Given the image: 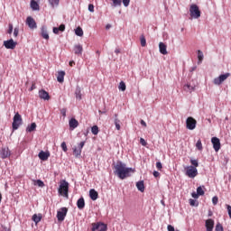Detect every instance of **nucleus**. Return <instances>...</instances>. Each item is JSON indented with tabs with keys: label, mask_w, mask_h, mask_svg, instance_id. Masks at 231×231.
<instances>
[{
	"label": "nucleus",
	"mask_w": 231,
	"mask_h": 231,
	"mask_svg": "<svg viewBox=\"0 0 231 231\" xmlns=\"http://www.w3.org/2000/svg\"><path fill=\"white\" fill-rule=\"evenodd\" d=\"M114 169V173L116 176L119 177L120 180H125V178H129V176H131V172H134L133 168H127L125 163L121 161L117 162Z\"/></svg>",
	"instance_id": "f257e3e1"
},
{
	"label": "nucleus",
	"mask_w": 231,
	"mask_h": 231,
	"mask_svg": "<svg viewBox=\"0 0 231 231\" xmlns=\"http://www.w3.org/2000/svg\"><path fill=\"white\" fill-rule=\"evenodd\" d=\"M58 192L60 196H64V198H69V194L68 192H69V183H68V181L63 180L60 184V188L58 189Z\"/></svg>",
	"instance_id": "f03ea898"
},
{
	"label": "nucleus",
	"mask_w": 231,
	"mask_h": 231,
	"mask_svg": "<svg viewBox=\"0 0 231 231\" xmlns=\"http://www.w3.org/2000/svg\"><path fill=\"white\" fill-rule=\"evenodd\" d=\"M189 15L192 19H199L201 17V11H199V7L196 5H191L189 7Z\"/></svg>",
	"instance_id": "7ed1b4c3"
},
{
	"label": "nucleus",
	"mask_w": 231,
	"mask_h": 231,
	"mask_svg": "<svg viewBox=\"0 0 231 231\" xmlns=\"http://www.w3.org/2000/svg\"><path fill=\"white\" fill-rule=\"evenodd\" d=\"M20 125H23V117L19 115V113H16L13 118V130L17 131Z\"/></svg>",
	"instance_id": "20e7f679"
},
{
	"label": "nucleus",
	"mask_w": 231,
	"mask_h": 231,
	"mask_svg": "<svg viewBox=\"0 0 231 231\" xmlns=\"http://www.w3.org/2000/svg\"><path fill=\"white\" fill-rule=\"evenodd\" d=\"M185 171V174L188 176V178L194 179L196 176H198V168L194 166H186Z\"/></svg>",
	"instance_id": "39448f33"
},
{
	"label": "nucleus",
	"mask_w": 231,
	"mask_h": 231,
	"mask_svg": "<svg viewBox=\"0 0 231 231\" xmlns=\"http://www.w3.org/2000/svg\"><path fill=\"white\" fill-rule=\"evenodd\" d=\"M228 77H230V73L228 72L222 74L219 77L214 79L213 84H215V86H221V84H223V82H225Z\"/></svg>",
	"instance_id": "423d86ee"
},
{
	"label": "nucleus",
	"mask_w": 231,
	"mask_h": 231,
	"mask_svg": "<svg viewBox=\"0 0 231 231\" xmlns=\"http://www.w3.org/2000/svg\"><path fill=\"white\" fill-rule=\"evenodd\" d=\"M198 124V122L196 121V119H194V117L189 116L186 119V127L187 129H189V131H194V129H196V125Z\"/></svg>",
	"instance_id": "0eeeda50"
},
{
	"label": "nucleus",
	"mask_w": 231,
	"mask_h": 231,
	"mask_svg": "<svg viewBox=\"0 0 231 231\" xmlns=\"http://www.w3.org/2000/svg\"><path fill=\"white\" fill-rule=\"evenodd\" d=\"M92 231H107V226L102 222L92 224Z\"/></svg>",
	"instance_id": "6e6552de"
},
{
	"label": "nucleus",
	"mask_w": 231,
	"mask_h": 231,
	"mask_svg": "<svg viewBox=\"0 0 231 231\" xmlns=\"http://www.w3.org/2000/svg\"><path fill=\"white\" fill-rule=\"evenodd\" d=\"M10 156H12V152L10 151V148L6 146L2 147L0 150V158H2V160H6V158H10Z\"/></svg>",
	"instance_id": "1a4fd4ad"
},
{
	"label": "nucleus",
	"mask_w": 231,
	"mask_h": 231,
	"mask_svg": "<svg viewBox=\"0 0 231 231\" xmlns=\"http://www.w3.org/2000/svg\"><path fill=\"white\" fill-rule=\"evenodd\" d=\"M84 145H86V141H82L79 143L78 148H73V152L76 158H79L82 154V149H84Z\"/></svg>",
	"instance_id": "9d476101"
},
{
	"label": "nucleus",
	"mask_w": 231,
	"mask_h": 231,
	"mask_svg": "<svg viewBox=\"0 0 231 231\" xmlns=\"http://www.w3.org/2000/svg\"><path fill=\"white\" fill-rule=\"evenodd\" d=\"M67 214H68V208H61L57 212V219H58V221H64V219H66Z\"/></svg>",
	"instance_id": "9b49d317"
},
{
	"label": "nucleus",
	"mask_w": 231,
	"mask_h": 231,
	"mask_svg": "<svg viewBox=\"0 0 231 231\" xmlns=\"http://www.w3.org/2000/svg\"><path fill=\"white\" fill-rule=\"evenodd\" d=\"M211 143L213 145V149L216 152H219V149H221V141L217 137L211 138Z\"/></svg>",
	"instance_id": "f8f14e48"
},
{
	"label": "nucleus",
	"mask_w": 231,
	"mask_h": 231,
	"mask_svg": "<svg viewBox=\"0 0 231 231\" xmlns=\"http://www.w3.org/2000/svg\"><path fill=\"white\" fill-rule=\"evenodd\" d=\"M4 46L6 50H15V46H17V42L14 41V39H10L4 42Z\"/></svg>",
	"instance_id": "ddd939ff"
},
{
	"label": "nucleus",
	"mask_w": 231,
	"mask_h": 231,
	"mask_svg": "<svg viewBox=\"0 0 231 231\" xmlns=\"http://www.w3.org/2000/svg\"><path fill=\"white\" fill-rule=\"evenodd\" d=\"M26 24L31 30H35L37 28V23L32 16L26 18Z\"/></svg>",
	"instance_id": "4468645a"
},
{
	"label": "nucleus",
	"mask_w": 231,
	"mask_h": 231,
	"mask_svg": "<svg viewBox=\"0 0 231 231\" xmlns=\"http://www.w3.org/2000/svg\"><path fill=\"white\" fill-rule=\"evenodd\" d=\"M214 225H215L214 219L212 218L207 219L205 223L206 231H214Z\"/></svg>",
	"instance_id": "2eb2a0df"
},
{
	"label": "nucleus",
	"mask_w": 231,
	"mask_h": 231,
	"mask_svg": "<svg viewBox=\"0 0 231 231\" xmlns=\"http://www.w3.org/2000/svg\"><path fill=\"white\" fill-rule=\"evenodd\" d=\"M39 97L42 100H50V94L44 89L39 91Z\"/></svg>",
	"instance_id": "dca6fc26"
},
{
	"label": "nucleus",
	"mask_w": 231,
	"mask_h": 231,
	"mask_svg": "<svg viewBox=\"0 0 231 231\" xmlns=\"http://www.w3.org/2000/svg\"><path fill=\"white\" fill-rule=\"evenodd\" d=\"M41 35L46 41H48V39H50V34H48V29L44 25L42 26V28H41Z\"/></svg>",
	"instance_id": "f3484780"
},
{
	"label": "nucleus",
	"mask_w": 231,
	"mask_h": 231,
	"mask_svg": "<svg viewBox=\"0 0 231 231\" xmlns=\"http://www.w3.org/2000/svg\"><path fill=\"white\" fill-rule=\"evenodd\" d=\"M38 156H39L40 160H42V162H46V160H48V158H50V152L42 151L39 152Z\"/></svg>",
	"instance_id": "a211bd4d"
},
{
	"label": "nucleus",
	"mask_w": 231,
	"mask_h": 231,
	"mask_svg": "<svg viewBox=\"0 0 231 231\" xmlns=\"http://www.w3.org/2000/svg\"><path fill=\"white\" fill-rule=\"evenodd\" d=\"M77 207L79 210H83V208L86 207V201L84 200V197H81L78 199Z\"/></svg>",
	"instance_id": "6ab92c4d"
},
{
	"label": "nucleus",
	"mask_w": 231,
	"mask_h": 231,
	"mask_svg": "<svg viewBox=\"0 0 231 231\" xmlns=\"http://www.w3.org/2000/svg\"><path fill=\"white\" fill-rule=\"evenodd\" d=\"M159 51L162 55H167V45L161 42L159 43Z\"/></svg>",
	"instance_id": "aec40b11"
},
{
	"label": "nucleus",
	"mask_w": 231,
	"mask_h": 231,
	"mask_svg": "<svg viewBox=\"0 0 231 231\" xmlns=\"http://www.w3.org/2000/svg\"><path fill=\"white\" fill-rule=\"evenodd\" d=\"M89 198L90 199H92V201H97V199H98V192H97V190L95 189H90L89 190Z\"/></svg>",
	"instance_id": "412c9836"
},
{
	"label": "nucleus",
	"mask_w": 231,
	"mask_h": 231,
	"mask_svg": "<svg viewBox=\"0 0 231 231\" xmlns=\"http://www.w3.org/2000/svg\"><path fill=\"white\" fill-rule=\"evenodd\" d=\"M66 30V25L60 24L59 27H53L52 32L55 35H59L60 32H64Z\"/></svg>",
	"instance_id": "4be33fe9"
},
{
	"label": "nucleus",
	"mask_w": 231,
	"mask_h": 231,
	"mask_svg": "<svg viewBox=\"0 0 231 231\" xmlns=\"http://www.w3.org/2000/svg\"><path fill=\"white\" fill-rule=\"evenodd\" d=\"M82 51H84V49L82 48V45L77 44V45L74 46L75 55H82Z\"/></svg>",
	"instance_id": "5701e85b"
},
{
	"label": "nucleus",
	"mask_w": 231,
	"mask_h": 231,
	"mask_svg": "<svg viewBox=\"0 0 231 231\" xmlns=\"http://www.w3.org/2000/svg\"><path fill=\"white\" fill-rule=\"evenodd\" d=\"M69 125L71 129H77V127H79V121L75 118H71L69 122Z\"/></svg>",
	"instance_id": "b1692460"
},
{
	"label": "nucleus",
	"mask_w": 231,
	"mask_h": 231,
	"mask_svg": "<svg viewBox=\"0 0 231 231\" xmlns=\"http://www.w3.org/2000/svg\"><path fill=\"white\" fill-rule=\"evenodd\" d=\"M195 89H196V85H191L190 83H188L184 86V91L192 93V91H195Z\"/></svg>",
	"instance_id": "393cba45"
},
{
	"label": "nucleus",
	"mask_w": 231,
	"mask_h": 231,
	"mask_svg": "<svg viewBox=\"0 0 231 231\" xmlns=\"http://www.w3.org/2000/svg\"><path fill=\"white\" fill-rule=\"evenodd\" d=\"M66 75V72L64 70H60L58 72L57 80L60 83L64 82V77Z\"/></svg>",
	"instance_id": "a878e982"
},
{
	"label": "nucleus",
	"mask_w": 231,
	"mask_h": 231,
	"mask_svg": "<svg viewBox=\"0 0 231 231\" xmlns=\"http://www.w3.org/2000/svg\"><path fill=\"white\" fill-rule=\"evenodd\" d=\"M136 187L140 192L145 191V184H143V180H140V181L136 182Z\"/></svg>",
	"instance_id": "bb28decb"
},
{
	"label": "nucleus",
	"mask_w": 231,
	"mask_h": 231,
	"mask_svg": "<svg viewBox=\"0 0 231 231\" xmlns=\"http://www.w3.org/2000/svg\"><path fill=\"white\" fill-rule=\"evenodd\" d=\"M37 129V124L32 123L31 125L26 127V133H33Z\"/></svg>",
	"instance_id": "cd10ccee"
},
{
	"label": "nucleus",
	"mask_w": 231,
	"mask_h": 231,
	"mask_svg": "<svg viewBox=\"0 0 231 231\" xmlns=\"http://www.w3.org/2000/svg\"><path fill=\"white\" fill-rule=\"evenodd\" d=\"M114 124L116 125V129L117 131H120L121 126H120V119H118V115H115V119H114Z\"/></svg>",
	"instance_id": "c85d7f7f"
},
{
	"label": "nucleus",
	"mask_w": 231,
	"mask_h": 231,
	"mask_svg": "<svg viewBox=\"0 0 231 231\" xmlns=\"http://www.w3.org/2000/svg\"><path fill=\"white\" fill-rule=\"evenodd\" d=\"M41 219H42V215L39 214H34L32 216V221L37 225L38 223H41Z\"/></svg>",
	"instance_id": "c756f323"
},
{
	"label": "nucleus",
	"mask_w": 231,
	"mask_h": 231,
	"mask_svg": "<svg viewBox=\"0 0 231 231\" xmlns=\"http://www.w3.org/2000/svg\"><path fill=\"white\" fill-rule=\"evenodd\" d=\"M198 53V64H201V62H203V59H205V55L203 54V51H201L200 50H199L197 51Z\"/></svg>",
	"instance_id": "7c9ffc66"
},
{
	"label": "nucleus",
	"mask_w": 231,
	"mask_h": 231,
	"mask_svg": "<svg viewBox=\"0 0 231 231\" xmlns=\"http://www.w3.org/2000/svg\"><path fill=\"white\" fill-rule=\"evenodd\" d=\"M75 95H76V98L78 100H82V93H81V90H80V87L76 88Z\"/></svg>",
	"instance_id": "2f4dec72"
},
{
	"label": "nucleus",
	"mask_w": 231,
	"mask_h": 231,
	"mask_svg": "<svg viewBox=\"0 0 231 231\" xmlns=\"http://www.w3.org/2000/svg\"><path fill=\"white\" fill-rule=\"evenodd\" d=\"M31 8L32 10L37 11L40 9L39 4L35 0H31Z\"/></svg>",
	"instance_id": "473e14b6"
},
{
	"label": "nucleus",
	"mask_w": 231,
	"mask_h": 231,
	"mask_svg": "<svg viewBox=\"0 0 231 231\" xmlns=\"http://www.w3.org/2000/svg\"><path fill=\"white\" fill-rule=\"evenodd\" d=\"M75 34L78 35V37H82V35H84V31L80 27H78L75 30Z\"/></svg>",
	"instance_id": "72a5a7b5"
},
{
	"label": "nucleus",
	"mask_w": 231,
	"mask_h": 231,
	"mask_svg": "<svg viewBox=\"0 0 231 231\" xmlns=\"http://www.w3.org/2000/svg\"><path fill=\"white\" fill-rule=\"evenodd\" d=\"M197 194L199 196H205V190H203V187L199 186L197 188Z\"/></svg>",
	"instance_id": "f704fd0d"
},
{
	"label": "nucleus",
	"mask_w": 231,
	"mask_h": 231,
	"mask_svg": "<svg viewBox=\"0 0 231 231\" xmlns=\"http://www.w3.org/2000/svg\"><path fill=\"white\" fill-rule=\"evenodd\" d=\"M189 205H190V207H198V205H199V203L198 202V200L190 199Z\"/></svg>",
	"instance_id": "c9c22d12"
},
{
	"label": "nucleus",
	"mask_w": 231,
	"mask_h": 231,
	"mask_svg": "<svg viewBox=\"0 0 231 231\" xmlns=\"http://www.w3.org/2000/svg\"><path fill=\"white\" fill-rule=\"evenodd\" d=\"M196 147L199 151H203V143H201L200 139L198 140L197 143H196Z\"/></svg>",
	"instance_id": "e433bc0d"
},
{
	"label": "nucleus",
	"mask_w": 231,
	"mask_h": 231,
	"mask_svg": "<svg viewBox=\"0 0 231 231\" xmlns=\"http://www.w3.org/2000/svg\"><path fill=\"white\" fill-rule=\"evenodd\" d=\"M190 163H191V167H195V169H196V167H199V163L198 162V160H196V159H191Z\"/></svg>",
	"instance_id": "4c0bfd02"
},
{
	"label": "nucleus",
	"mask_w": 231,
	"mask_h": 231,
	"mask_svg": "<svg viewBox=\"0 0 231 231\" xmlns=\"http://www.w3.org/2000/svg\"><path fill=\"white\" fill-rule=\"evenodd\" d=\"M98 131L99 130H98V127L97 125H94V126L91 127L92 134H95V135L98 134Z\"/></svg>",
	"instance_id": "58836bf2"
},
{
	"label": "nucleus",
	"mask_w": 231,
	"mask_h": 231,
	"mask_svg": "<svg viewBox=\"0 0 231 231\" xmlns=\"http://www.w3.org/2000/svg\"><path fill=\"white\" fill-rule=\"evenodd\" d=\"M119 89H120V91H125V89H126V87H125V82H124V81H121L120 83H119Z\"/></svg>",
	"instance_id": "ea45409f"
},
{
	"label": "nucleus",
	"mask_w": 231,
	"mask_h": 231,
	"mask_svg": "<svg viewBox=\"0 0 231 231\" xmlns=\"http://www.w3.org/2000/svg\"><path fill=\"white\" fill-rule=\"evenodd\" d=\"M112 6H122V0H113V5Z\"/></svg>",
	"instance_id": "a19ab883"
},
{
	"label": "nucleus",
	"mask_w": 231,
	"mask_h": 231,
	"mask_svg": "<svg viewBox=\"0 0 231 231\" xmlns=\"http://www.w3.org/2000/svg\"><path fill=\"white\" fill-rule=\"evenodd\" d=\"M51 6H59V0H49Z\"/></svg>",
	"instance_id": "79ce46f5"
},
{
	"label": "nucleus",
	"mask_w": 231,
	"mask_h": 231,
	"mask_svg": "<svg viewBox=\"0 0 231 231\" xmlns=\"http://www.w3.org/2000/svg\"><path fill=\"white\" fill-rule=\"evenodd\" d=\"M223 225L221 223H217L215 227V231H223Z\"/></svg>",
	"instance_id": "37998d69"
},
{
	"label": "nucleus",
	"mask_w": 231,
	"mask_h": 231,
	"mask_svg": "<svg viewBox=\"0 0 231 231\" xmlns=\"http://www.w3.org/2000/svg\"><path fill=\"white\" fill-rule=\"evenodd\" d=\"M60 147H61L63 152H68V146L66 145V142L61 143Z\"/></svg>",
	"instance_id": "c03bdc74"
},
{
	"label": "nucleus",
	"mask_w": 231,
	"mask_h": 231,
	"mask_svg": "<svg viewBox=\"0 0 231 231\" xmlns=\"http://www.w3.org/2000/svg\"><path fill=\"white\" fill-rule=\"evenodd\" d=\"M35 185H37L38 187H44V182L42 181V180H37L36 181H35Z\"/></svg>",
	"instance_id": "a18cd8bd"
},
{
	"label": "nucleus",
	"mask_w": 231,
	"mask_h": 231,
	"mask_svg": "<svg viewBox=\"0 0 231 231\" xmlns=\"http://www.w3.org/2000/svg\"><path fill=\"white\" fill-rule=\"evenodd\" d=\"M147 44V41L145 40V37H141V46L145 47Z\"/></svg>",
	"instance_id": "49530a36"
},
{
	"label": "nucleus",
	"mask_w": 231,
	"mask_h": 231,
	"mask_svg": "<svg viewBox=\"0 0 231 231\" xmlns=\"http://www.w3.org/2000/svg\"><path fill=\"white\" fill-rule=\"evenodd\" d=\"M12 32H14V25L12 23H9V29L7 31V33H9V35H12Z\"/></svg>",
	"instance_id": "de8ad7c7"
},
{
	"label": "nucleus",
	"mask_w": 231,
	"mask_h": 231,
	"mask_svg": "<svg viewBox=\"0 0 231 231\" xmlns=\"http://www.w3.org/2000/svg\"><path fill=\"white\" fill-rule=\"evenodd\" d=\"M217 201H219V199L217 198V196H215L212 198L213 205H217Z\"/></svg>",
	"instance_id": "09e8293b"
},
{
	"label": "nucleus",
	"mask_w": 231,
	"mask_h": 231,
	"mask_svg": "<svg viewBox=\"0 0 231 231\" xmlns=\"http://www.w3.org/2000/svg\"><path fill=\"white\" fill-rule=\"evenodd\" d=\"M19 35V27L14 29V37H18Z\"/></svg>",
	"instance_id": "8fccbe9b"
},
{
	"label": "nucleus",
	"mask_w": 231,
	"mask_h": 231,
	"mask_svg": "<svg viewBox=\"0 0 231 231\" xmlns=\"http://www.w3.org/2000/svg\"><path fill=\"white\" fill-rule=\"evenodd\" d=\"M88 12H95V5H93V4L88 5Z\"/></svg>",
	"instance_id": "3c124183"
},
{
	"label": "nucleus",
	"mask_w": 231,
	"mask_h": 231,
	"mask_svg": "<svg viewBox=\"0 0 231 231\" xmlns=\"http://www.w3.org/2000/svg\"><path fill=\"white\" fill-rule=\"evenodd\" d=\"M129 3H131V0H123V5L125 8L129 6Z\"/></svg>",
	"instance_id": "603ef678"
},
{
	"label": "nucleus",
	"mask_w": 231,
	"mask_h": 231,
	"mask_svg": "<svg viewBox=\"0 0 231 231\" xmlns=\"http://www.w3.org/2000/svg\"><path fill=\"white\" fill-rule=\"evenodd\" d=\"M156 168L159 170V171H162V169L163 168V166L162 165V163L160 162H156Z\"/></svg>",
	"instance_id": "864d4df0"
},
{
	"label": "nucleus",
	"mask_w": 231,
	"mask_h": 231,
	"mask_svg": "<svg viewBox=\"0 0 231 231\" xmlns=\"http://www.w3.org/2000/svg\"><path fill=\"white\" fill-rule=\"evenodd\" d=\"M226 208H227V212H228V216L231 219V206L230 205H226Z\"/></svg>",
	"instance_id": "5fc2aeb1"
},
{
	"label": "nucleus",
	"mask_w": 231,
	"mask_h": 231,
	"mask_svg": "<svg viewBox=\"0 0 231 231\" xmlns=\"http://www.w3.org/2000/svg\"><path fill=\"white\" fill-rule=\"evenodd\" d=\"M140 143L143 145V147H145V145H147V142H145V139L141 138L140 139Z\"/></svg>",
	"instance_id": "6e6d98bb"
},
{
	"label": "nucleus",
	"mask_w": 231,
	"mask_h": 231,
	"mask_svg": "<svg viewBox=\"0 0 231 231\" xmlns=\"http://www.w3.org/2000/svg\"><path fill=\"white\" fill-rule=\"evenodd\" d=\"M191 196H192V198H194V199H198V198H199V195L196 192H192Z\"/></svg>",
	"instance_id": "4d7b16f0"
},
{
	"label": "nucleus",
	"mask_w": 231,
	"mask_h": 231,
	"mask_svg": "<svg viewBox=\"0 0 231 231\" xmlns=\"http://www.w3.org/2000/svg\"><path fill=\"white\" fill-rule=\"evenodd\" d=\"M167 230H168V231H175V230H174V227L172 226V225H168Z\"/></svg>",
	"instance_id": "13d9d810"
},
{
	"label": "nucleus",
	"mask_w": 231,
	"mask_h": 231,
	"mask_svg": "<svg viewBox=\"0 0 231 231\" xmlns=\"http://www.w3.org/2000/svg\"><path fill=\"white\" fill-rule=\"evenodd\" d=\"M60 113H61L62 116H66V108H62L60 110Z\"/></svg>",
	"instance_id": "bf43d9fd"
},
{
	"label": "nucleus",
	"mask_w": 231,
	"mask_h": 231,
	"mask_svg": "<svg viewBox=\"0 0 231 231\" xmlns=\"http://www.w3.org/2000/svg\"><path fill=\"white\" fill-rule=\"evenodd\" d=\"M153 176H154V178H158V177L160 176V172L154 171H153Z\"/></svg>",
	"instance_id": "052dcab7"
},
{
	"label": "nucleus",
	"mask_w": 231,
	"mask_h": 231,
	"mask_svg": "<svg viewBox=\"0 0 231 231\" xmlns=\"http://www.w3.org/2000/svg\"><path fill=\"white\" fill-rule=\"evenodd\" d=\"M141 125H143V127H147V123H145V121L141 120Z\"/></svg>",
	"instance_id": "680f3d73"
},
{
	"label": "nucleus",
	"mask_w": 231,
	"mask_h": 231,
	"mask_svg": "<svg viewBox=\"0 0 231 231\" xmlns=\"http://www.w3.org/2000/svg\"><path fill=\"white\" fill-rule=\"evenodd\" d=\"M109 28H111V24H106V30H109Z\"/></svg>",
	"instance_id": "e2e57ef3"
},
{
	"label": "nucleus",
	"mask_w": 231,
	"mask_h": 231,
	"mask_svg": "<svg viewBox=\"0 0 231 231\" xmlns=\"http://www.w3.org/2000/svg\"><path fill=\"white\" fill-rule=\"evenodd\" d=\"M98 113H99L100 115H104V114H106V111L99 110Z\"/></svg>",
	"instance_id": "0e129e2a"
},
{
	"label": "nucleus",
	"mask_w": 231,
	"mask_h": 231,
	"mask_svg": "<svg viewBox=\"0 0 231 231\" xmlns=\"http://www.w3.org/2000/svg\"><path fill=\"white\" fill-rule=\"evenodd\" d=\"M3 201V195L1 194L0 192V205H1V202Z\"/></svg>",
	"instance_id": "69168bd1"
},
{
	"label": "nucleus",
	"mask_w": 231,
	"mask_h": 231,
	"mask_svg": "<svg viewBox=\"0 0 231 231\" xmlns=\"http://www.w3.org/2000/svg\"><path fill=\"white\" fill-rule=\"evenodd\" d=\"M115 53H120V49H116Z\"/></svg>",
	"instance_id": "338daca9"
},
{
	"label": "nucleus",
	"mask_w": 231,
	"mask_h": 231,
	"mask_svg": "<svg viewBox=\"0 0 231 231\" xmlns=\"http://www.w3.org/2000/svg\"><path fill=\"white\" fill-rule=\"evenodd\" d=\"M75 64V61H69V66H73Z\"/></svg>",
	"instance_id": "774afa93"
}]
</instances>
